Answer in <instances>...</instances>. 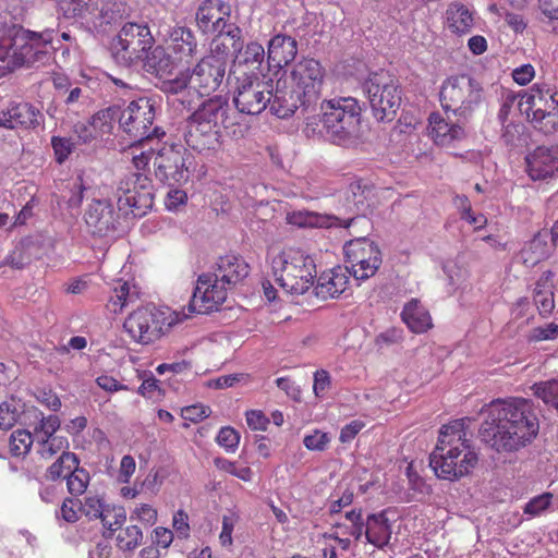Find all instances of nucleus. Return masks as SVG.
<instances>
[{
	"mask_svg": "<svg viewBox=\"0 0 558 558\" xmlns=\"http://www.w3.org/2000/svg\"><path fill=\"white\" fill-rule=\"evenodd\" d=\"M155 45V38L146 23L126 22L112 38L111 56L124 66L143 61L146 52Z\"/></svg>",
	"mask_w": 558,
	"mask_h": 558,
	"instance_id": "nucleus-9",
	"label": "nucleus"
},
{
	"mask_svg": "<svg viewBox=\"0 0 558 558\" xmlns=\"http://www.w3.org/2000/svg\"><path fill=\"white\" fill-rule=\"evenodd\" d=\"M228 289L230 288L217 279L215 274L201 275L189 304L190 312L204 314L218 310L227 299Z\"/></svg>",
	"mask_w": 558,
	"mask_h": 558,
	"instance_id": "nucleus-16",
	"label": "nucleus"
},
{
	"mask_svg": "<svg viewBox=\"0 0 558 558\" xmlns=\"http://www.w3.org/2000/svg\"><path fill=\"white\" fill-rule=\"evenodd\" d=\"M80 501L68 497L60 507V517L69 523H74L80 519Z\"/></svg>",
	"mask_w": 558,
	"mask_h": 558,
	"instance_id": "nucleus-63",
	"label": "nucleus"
},
{
	"mask_svg": "<svg viewBox=\"0 0 558 558\" xmlns=\"http://www.w3.org/2000/svg\"><path fill=\"white\" fill-rule=\"evenodd\" d=\"M226 74L225 62L214 57H204L190 76L193 88L199 96H209L221 85Z\"/></svg>",
	"mask_w": 558,
	"mask_h": 558,
	"instance_id": "nucleus-19",
	"label": "nucleus"
},
{
	"mask_svg": "<svg viewBox=\"0 0 558 558\" xmlns=\"http://www.w3.org/2000/svg\"><path fill=\"white\" fill-rule=\"evenodd\" d=\"M143 541V532L135 524L128 525L117 535V546L123 551H134Z\"/></svg>",
	"mask_w": 558,
	"mask_h": 558,
	"instance_id": "nucleus-45",
	"label": "nucleus"
},
{
	"mask_svg": "<svg viewBox=\"0 0 558 558\" xmlns=\"http://www.w3.org/2000/svg\"><path fill=\"white\" fill-rule=\"evenodd\" d=\"M401 319L414 333L427 332L433 327V320L427 308L417 299H411L401 312Z\"/></svg>",
	"mask_w": 558,
	"mask_h": 558,
	"instance_id": "nucleus-34",
	"label": "nucleus"
},
{
	"mask_svg": "<svg viewBox=\"0 0 558 558\" xmlns=\"http://www.w3.org/2000/svg\"><path fill=\"white\" fill-rule=\"evenodd\" d=\"M364 104L354 97H335L320 104V123L325 136L337 145L351 141L360 131Z\"/></svg>",
	"mask_w": 558,
	"mask_h": 558,
	"instance_id": "nucleus-6",
	"label": "nucleus"
},
{
	"mask_svg": "<svg viewBox=\"0 0 558 558\" xmlns=\"http://www.w3.org/2000/svg\"><path fill=\"white\" fill-rule=\"evenodd\" d=\"M141 299V289L131 281L119 279L110 288L105 307L113 315L121 314L126 307L135 305Z\"/></svg>",
	"mask_w": 558,
	"mask_h": 558,
	"instance_id": "nucleus-27",
	"label": "nucleus"
},
{
	"mask_svg": "<svg viewBox=\"0 0 558 558\" xmlns=\"http://www.w3.org/2000/svg\"><path fill=\"white\" fill-rule=\"evenodd\" d=\"M532 389L534 396L541 399L546 405L558 410V379L535 383Z\"/></svg>",
	"mask_w": 558,
	"mask_h": 558,
	"instance_id": "nucleus-46",
	"label": "nucleus"
},
{
	"mask_svg": "<svg viewBox=\"0 0 558 558\" xmlns=\"http://www.w3.org/2000/svg\"><path fill=\"white\" fill-rule=\"evenodd\" d=\"M107 504L98 495H87L83 501H80L81 512L89 520H98Z\"/></svg>",
	"mask_w": 558,
	"mask_h": 558,
	"instance_id": "nucleus-53",
	"label": "nucleus"
},
{
	"mask_svg": "<svg viewBox=\"0 0 558 558\" xmlns=\"http://www.w3.org/2000/svg\"><path fill=\"white\" fill-rule=\"evenodd\" d=\"M448 28L457 34L464 35L471 32L474 25L473 12L462 3H451L446 11Z\"/></svg>",
	"mask_w": 558,
	"mask_h": 558,
	"instance_id": "nucleus-38",
	"label": "nucleus"
},
{
	"mask_svg": "<svg viewBox=\"0 0 558 558\" xmlns=\"http://www.w3.org/2000/svg\"><path fill=\"white\" fill-rule=\"evenodd\" d=\"M56 32L47 28L35 32L17 24L0 26V61L9 71L21 68H38L53 59Z\"/></svg>",
	"mask_w": 558,
	"mask_h": 558,
	"instance_id": "nucleus-3",
	"label": "nucleus"
},
{
	"mask_svg": "<svg viewBox=\"0 0 558 558\" xmlns=\"http://www.w3.org/2000/svg\"><path fill=\"white\" fill-rule=\"evenodd\" d=\"M287 221L288 223L300 228L342 227L349 229L354 226H362L367 229L371 225L369 220L365 216L361 215L341 219L333 215H323L308 210H294L289 213Z\"/></svg>",
	"mask_w": 558,
	"mask_h": 558,
	"instance_id": "nucleus-18",
	"label": "nucleus"
},
{
	"mask_svg": "<svg viewBox=\"0 0 558 558\" xmlns=\"http://www.w3.org/2000/svg\"><path fill=\"white\" fill-rule=\"evenodd\" d=\"M99 520L106 530L114 532L125 522L126 513L123 507L107 504Z\"/></svg>",
	"mask_w": 558,
	"mask_h": 558,
	"instance_id": "nucleus-47",
	"label": "nucleus"
},
{
	"mask_svg": "<svg viewBox=\"0 0 558 558\" xmlns=\"http://www.w3.org/2000/svg\"><path fill=\"white\" fill-rule=\"evenodd\" d=\"M156 149L149 148L148 150H143L140 154L133 153L132 163L135 168V172L146 173L149 177V162L155 158Z\"/></svg>",
	"mask_w": 558,
	"mask_h": 558,
	"instance_id": "nucleus-61",
	"label": "nucleus"
},
{
	"mask_svg": "<svg viewBox=\"0 0 558 558\" xmlns=\"http://www.w3.org/2000/svg\"><path fill=\"white\" fill-rule=\"evenodd\" d=\"M245 418H246L247 426L252 430L265 432V430H267V427L270 423L269 418L260 410L246 411Z\"/></svg>",
	"mask_w": 558,
	"mask_h": 558,
	"instance_id": "nucleus-62",
	"label": "nucleus"
},
{
	"mask_svg": "<svg viewBox=\"0 0 558 558\" xmlns=\"http://www.w3.org/2000/svg\"><path fill=\"white\" fill-rule=\"evenodd\" d=\"M156 108L154 101L147 97L132 100L119 114V124L122 131L134 143H142L154 137L165 136L159 126H154Z\"/></svg>",
	"mask_w": 558,
	"mask_h": 558,
	"instance_id": "nucleus-12",
	"label": "nucleus"
},
{
	"mask_svg": "<svg viewBox=\"0 0 558 558\" xmlns=\"http://www.w3.org/2000/svg\"><path fill=\"white\" fill-rule=\"evenodd\" d=\"M374 118L377 121H392L401 105V87L387 72L372 73L363 83Z\"/></svg>",
	"mask_w": 558,
	"mask_h": 558,
	"instance_id": "nucleus-10",
	"label": "nucleus"
},
{
	"mask_svg": "<svg viewBox=\"0 0 558 558\" xmlns=\"http://www.w3.org/2000/svg\"><path fill=\"white\" fill-rule=\"evenodd\" d=\"M184 141L191 149L197 153H214L222 145V130L189 116Z\"/></svg>",
	"mask_w": 558,
	"mask_h": 558,
	"instance_id": "nucleus-17",
	"label": "nucleus"
},
{
	"mask_svg": "<svg viewBox=\"0 0 558 558\" xmlns=\"http://www.w3.org/2000/svg\"><path fill=\"white\" fill-rule=\"evenodd\" d=\"M548 230L542 229L522 248L521 257L525 266L534 267L550 255L555 247L548 244Z\"/></svg>",
	"mask_w": 558,
	"mask_h": 558,
	"instance_id": "nucleus-35",
	"label": "nucleus"
},
{
	"mask_svg": "<svg viewBox=\"0 0 558 558\" xmlns=\"http://www.w3.org/2000/svg\"><path fill=\"white\" fill-rule=\"evenodd\" d=\"M216 440L227 451L233 452L239 446L240 435L234 428L226 426L219 430Z\"/></svg>",
	"mask_w": 558,
	"mask_h": 558,
	"instance_id": "nucleus-57",
	"label": "nucleus"
},
{
	"mask_svg": "<svg viewBox=\"0 0 558 558\" xmlns=\"http://www.w3.org/2000/svg\"><path fill=\"white\" fill-rule=\"evenodd\" d=\"M114 196L120 211L142 217L154 205L153 181L146 173L126 172L119 180Z\"/></svg>",
	"mask_w": 558,
	"mask_h": 558,
	"instance_id": "nucleus-11",
	"label": "nucleus"
},
{
	"mask_svg": "<svg viewBox=\"0 0 558 558\" xmlns=\"http://www.w3.org/2000/svg\"><path fill=\"white\" fill-rule=\"evenodd\" d=\"M129 16V5L122 0H96L92 4L88 26L105 32L107 26Z\"/></svg>",
	"mask_w": 558,
	"mask_h": 558,
	"instance_id": "nucleus-24",
	"label": "nucleus"
},
{
	"mask_svg": "<svg viewBox=\"0 0 558 558\" xmlns=\"http://www.w3.org/2000/svg\"><path fill=\"white\" fill-rule=\"evenodd\" d=\"M519 109L522 113H537L558 108V92L547 82H536L530 88L519 92Z\"/></svg>",
	"mask_w": 558,
	"mask_h": 558,
	"instance_id": "nucleus-20",
	"label": "nucleus"
},
{
	"mask_svg": "<svg viewBox=\"0 0 558 558\" xmlns=\"http://www.w3.org/2000/svg\"><path fill=\"white\" fill-rule=\"evenodd\" d=\"M43 113L29 102L11 101L0 112V126L5 129L32 130L39 126L43 121Z\"/></svg>",
	"mask_w": 558,
	"mask_h": 558,
	"instance_id": "nucleus-22",
	"label": "nucleus"
},
{
	"mask_svg": "<svg viewBox=\"0 0 558 558\" xmlns=\"http://www.w3.org/2000/svg\"><path fill=\"white\" fill-rule=\"evenodd\" d=\"M143 60L145 61V66L147 70L159 77H162L163 75L171 72V57L161 46H153V48L146 52V56Z\"/></svg>",
	"mask_w": 558,
	"mask_h": 558,
	"instance_id": "nucleus-39",
	"label": "nucleus"
},
{
	"mask_svg": "<svg viewBox=\"0 0 558 558\" xmlns=\"http://www.w3.org/2000/svg\"><path fill=\"white\" fill-rule=\"evenodd\" d=\"M303 442L305 448L308 450L324 451L330 442V437L327 433L315 429L313 434L304 437Z\"/></svg>",
	"mask_w": 558,
	"mask_h": 558,
	"instance_id": "nucleus-58",
	"label": "nucleus"
},
{
	"mask_svg": "<svg viewBox=\"0 0 558 558\" xmlns=\"http://www.w3.org/2000/svg\"><path fill=\"white\" fill-rule=\"evenodd\" d=\"M85 222L94 236H108L118 230L119 215L106 199H94L85 213Z\"/></svg>",
	"mask_w": 558,
	"mask_h": 558,
	"instance_id": "nucleus-21",
	"label": "nucleus"
},
{
	"mask_svg": "<svg viewBox=\"0 0 558 558\" xmlns=\"http://www.w3.org/2000/svg\"><path fill=\"white\" fill-rule=\"evenodd\" d=\"M482 84L469 74H456L447 77L439 90V101L448 118L468 121L483 101Z\"/></svg>",
	"mask_w": 558,
	"mask_h": 558,
	"instance_id": "nucleus-8",
	"label": "nucleus"
},
{
	"mask_svg": "<svg viewBox=\"0 0 558 558\" xmlns=\"http://www.w3.org/2000/svg\"><path fill=\"white\" fill-rule=\"evenodd\" d=\"M17 410L8 402L0 403V428L9 429L17 421Z\"/></svg>",
	"mask_w": 558,
	"mask_h": 558,
	"instance_id": "nucleus-64",
	"label": "nucleus"
},
{
	"mask_svg": "<svg viewBox=\"0 0 558 558\" xmlns=\"http://www.w3.org/2000/svg\"><path fill=\"white\" fill-rule=\"evenodd\" d=\"M118 117L119 110L116 107H108L99 110L89 119L98 140L112 134L114 121Z\"/></svg>",
	"mask_w": 558,
	"mask_h": 558,
	"instance_id": "nucleus-42",
	"label": "nucleus"
},
{
	"mask_svg": "<svg viewBox=\"0 0 558 558\" xmlns=\"http://www.w3.org/2000/svg\"><path fill=\"white\" fill-rule=\"evenodd\" d=\"M169 48L180 61L193 58L197 52V41L193 32L184 26L173 27L169 36Z\"/></svg>",
	"mask_w": 558,
	"mask_h": 558,
	"instance_id": "nucleus-36",
	"label": "nucleus"
},
{
	"mask_svg": "<svg viewBox=\"0 0 558 558\" xmlns=\"http://www.w3.org/2000/svg\"><path fill=\"white\" fill-rule=\"evenodd\" d=\"M65 480L68 492L72 496H81L86 492L90 476L89 473L85 469L80 468L78 464L75 469H73V471L69 473Z\"/></svg>",
	"mask_w": 558,
	"mask_h": 558,
	"instance_id": "nucleus-48",
	"label": "nucleus"
},
{
	"mask_svg": "<svg viewBox=\"0 0 558 558\" xmlns=\"http://www.w3.org/2000/svg\"><path fill=\"white\" fill-rule=\"evenodd\" d=\"M131 521H137L145 527H150L158 520L157 509L149 504H137L130 514Z\"/></svg>",
	"mask_w": 558,
	"mask_h": 558,
	"instance_id": "nucleus-52",
	"label": "nucleus"
},
{
	"mask_svg": "<svg viewBox=\"0 0 558 558\" xmlns=\"http://www.w3.org/2000/svg\"><path fill=\"white\" fill-rule=\"evenodd\" d=\"M231 107L227 97L216 95L204 100L190 114L217 129L229 130L234 123L230 119Z\"/></svg>",
	"mask_w": 558,
	"mask_h": 558,
	"instance_id": "nucleus-23",
	"label": "nucleus"
},
{
	"mask_svg": "<svg viewBox=\"0 0 558 558\" xmlns=\"http://www.w3.org/2000/svg\"><path fill=\"white\" fill-rule=\"evenodd\" d=\"M214 464L218 470L229 473L244 482L252 481L253 471L247 465H239L236 462L221 457L215 458Z\"/></svg>",
	"mask_w": 558,
	"mask_h": 558,
	"instance_id": "nucleus-50",
	"label": "nucleus"
},
{
	"mask_svg": "<svg viewBox=\"0 0 558 558\" xmlns=\"http://www.w3.org/2000/svg\"><path fill=\"white\" fill-rule=\"evenodd\" d=\"M239 51L240 63H244L251 69H259L266 56L264 47L257 41L248 43L242 51L241 49Z\"/></svg>",
	"mask_w": 558,
	"mask_h": 558,
	"instance_id": "nucleus-49",
	"label": "nucleus"
},
{
	"mask_svg": "<svg viewBox=\"0 0 558 558\" xmlns=\"http://www.w3.org/2000/svg\"><path fill=\"white\" fill-rule=\"evenodd\" d=\"M51 146L54 154V159L59 165H62L74 149V143L71 138L62 136H52Z\"/></svg>",
	"mask_w": 558,
	"mask_h": 558,
	"instance_id": "nucleus-55",
	"label": "nucleus"
},
{
	"mask_svg": "<svg viewBox=\"0 0 558 558\" xmlns=\"http://www.w3.org/2000/svg\"><path fill=\"white\" fill-rule=\"evenodd\" d=\"M553 278L554 272L551 270L544 271L534 289L533 300L538 314L544 318L550 316L555 308Z\"/></svg>",
	"mask_w": 558,
	"mask_h": 558,
	"instance_id": "nucleus-37",
	"label": "nucleus"
},
{
	"mask_svg": "<svg viewBox=\"0 0 558 558\" xmlns=\"http://www.w3.org/2000/svg\"><path fill=\"white\" fill-rule=\"evenodd\" d=\"M270 265L275 281L290 294L307 292L317 276L314 258L300 248H283L271 257Z\"/></svg>",
	"mask_w": 558,
	"mask_h": 558,
	"instance_id": "nucleus-5",
	"label": "nucleus"
},
{
	"mask_svg": "<svg viewBox=\"0 0 558 558\" xmlns=\"http://www.w3.org/2000/svg\"><path fill=\"white\" fill-rule=\"evenodd\" d=\"M448 122L440 113L433 112L428 118V130L433 142L438 146H451L465 137L464 128L460 124Z\"/></svg>",
	"mask_w": 558,
	"mask_h": 558,
	"instance_id": "nucleus-29",
	"label": "nucleus"
},
{
	"mask_svg": "<svg viewBox=\"0 0 558 558\" xmlns=\"http://www.w3.org/2000/svg\"><path fill=\"white\" fill-rule=\"evenodd\" d=\"M69 442L65 437L50 436L39 442L38 453L44 459H51L54 454L65 451Z\"/></svg>",
	"mask_w": 558,
	"mask_h": 558,
	"instance_id": "nucleus-51",
	"label": "nucleus"
},
{
	"mask_svg": "<svg viewBox=\"0 0 558 558\" xmlns=\"http://www.w3.org/2000/svg\"><path fill=\"white\" fill-rule=\"evenodd\" d=\"M250 274V265L240 255L227 254L218 259L215 276L229 288L243 281Z\"/></svg>",
	"mask_w": 558,
	"mask_h": 558,
	"instance_id": "nucleus-31",
	"label": "nucleus"
},
{
	"mask_svg": "<svg viewBox=\"0 0 558 558\" xmlns=\"http://www.w3.org/2000/svg\"><path fill=\"white\" fill-rule=\"evenodd\" d=\"M553 497L554 495L549 492L533 497L523 507V513L531 518L541 515L550 507Z\"/></svg>",
	"mask_w": 558,
	"mask_h": 558,
	"instance_id": "nucleus-54",
	"label": "nucleus"
},
{
	"mask_svg": "<svg viewBox=\"0 0 558 558\" xmlns=\"http://www.w3.org/2000/svg\"><path fill=\"white\" fill-rule=\"evenodd\" d=\"M478 462V454L469 437L463 418L442 425L429 464L442 480L457 481L469 475Z\"/></svg>",
	"mask_w": 558,
	"mask_h": 558,
	"instance_id": "nucleus-4",
	"label": "nucleus"
},
{
	"mask_svg": "<svg viewBox=\"0 0 558 558\" xmlns=\"http://www.w3.org/2000/svg\"><path fill=\"white\" fill-rule=\"evenodd\" d=\"M389 513V509H384L368 514L365 519L364 536L366 542L377 549H385L390 545L392 523Z\"/></svg>",
	"mask_w": 558,
	"mask_h": 558,
	"instance_id": "nucleus-25",
	"label": "nucleus"
},
{
	"mask_svg": "<svg viewBox=\"0 0 558 558\" xmlns=\"http://www.w3.org/2000/svg\"><path fill=\"white\" fill-rule=\"evenodd\" d=\"M345 267L357 281L373 277L379 269L383 257L378 245L365 235L348 241L343 247Z\"/></svg>",
	"mask_w": 558,
	"mask_h": 558,
	"instance_id": "nucleus-14",
	"label": "nucleus"
},
{
	"mask_svg": "<svg viewBox=\"0 0 558 558\" xmlns=\"http://www.w3.org/2000/svg\"><path fill=\"white\" fill-rule=\"evenodd\" d=\"M80 464L77 456L70 451H63L58 459L46 470L45 478L56 482L69 475Z\"/></svg>",
	"mask_w": 558,
	"mask_h": 558,
	"instance_id": "nucleus-40",
	"label": "nucleus"
},
{
	"mask_svg": "<svg viewBox=\"0 0 558 558\" xmlns=\"http://www.w3.org/2000/svg\"><path fill=\"white\" fill-rule=\"evenodd\" d=\"M241 29L236 25H229L220 33H215V37L210 43V53L206 57H214L227 62L229 57L240 50Z\"/></svg>",
	"mask_w": 558,
	"mask_h": 558,
	"instance_id": "nucleus-33",
	"label": "nucleus"
},
{
	"mask_svg": "<svg viewBox=\"0 0 558 558\" xmlns=\"http://www.w3.org/2000/svg\"><path fill=\"white\" fill-rule=\"evenodd\" d=\"M354 493L351 488L345 487L340 495L338 490L331 495L329 505L330 513H339L343 508L350 506L353 502Z\"/></svg>",
	"mask_w": 558,
	"mask_h": 558,
	"instance_id": "nucleus-59",
	"label": "nucleus"
},
{
	"mask_svg": "<svg viewBox=\"0 0 558 558\" xmlns=\"http://www.w3.org/2000/svg\"><path fill=\"white\" fill-rule=\"evenodd\" d=\"M531 125L544 135H551L558 131V108H550L537 113H527Z\"/></svg>",
	"mask_w": 558,
	"mask_h": 558,
	"instance_id": "nucleus-41",
	"label": "nucleus"
},
{
	"mask_svg": "<svg viewBox=\"0 0 558 558\" xmlns=\"http://www.w3.org/2000/svg\"><path fill=\"white\" fill-rule=\"evenodd\" d=\"M539 422L533 402L511 397L493 400L481 425L482 440L499 453L514 452L531 444L537 436Z\"/></svg>",
	"mask_w": 558,
	"mask_h": 558,
	"instance_id": "nucleus-1",
	"label": "nucleus"
},
{
	"mask_svg": "<svg viewBox=\"0 0 558 558\" xmlns=\"http://www.w3.org/2000/svg\"><path fill=\"white\" fill-rule=\"evenodd\" d=\"M92 4V0H60L59 9L65 19H77L87 25Z\"/></svg>",
	"mask_w": 558,
	"mask_h": 558,
	"instance_id": "nucleus-43",
	"label": "nucleus"
},
{
	"mask_svg": "<svg viewBox=\"0 0 558 558\" xmlns=\"http://www.w3.org/2000/svg\"><path fill=\"white\" fill-rule=\"evenodd\" d=\"M296 40L284 34L275 35L268 43L267 61L270 68L282 70L296 57Z\"/></svg>",
	"mask_w": 558,
	"mask_h": 558,
	"instance_id": "nucleus-30",
	"label": "nucleus"
},
{
	"mask_svg": "<svg viewBox=\"0 0 558 558\" xmlns=\"http://www.w3.org/2000/svg\"><path fill=\"white\" fill-rule=\"evenodd\" d=\"M325 75V68L318 60L301 58L277 78L271 113L283 119L299 108L306 110L315 106L322 96Z\"/></svg>",
	"mask_w": 558,
	"mask_h": 558,
	"instance_id": "nucleus-2",
	"label": "nucleus"
},
{
	"mask_svg": "<svg viewBox=\"0 0 558 558\" xmlns=\"http://www.w3.org/2000/svg\"><path fill=\"white\" fill-rule=\"evenodd\" d=\"M558 338V324L549 323L545 326L533 328L527 339L530 342H539L545 340H555Z\"/></svg>",
	"mask_w": 558,
	"mask_h": 558,
	"instance_id": "nucleus-56",
	"label": "nucleus"
},
{
	"mask_svg": "<svg viewBox=\"0 0 558 558\" xmlns=\"http://www.w3.org/2000/svg\"><path fill=\"white\" fill-rule=\"evenodd\" d=\"M210 413V408L201 403L189 405L181 410V416L193 423L203 421L208 417Z\"/></svg>",
	"mask_w": 558,
	"mask_h": 558,
	"instance_id": "nucleus-60",
	"label": "nucleus"
},
{
	"mask_svg": "<svg viewBox=\"0 0 558 558\" xmlns=\"http://www.w3.org/2000/svg\"><path fill=\"white\" fill-rule=\"evenodd\" d=\"M33 436L26 429L14 430L9 439V452L12 457L24 458L31 451Z\"/></svg>",
	"mask_w": 558,
	"mask_h": 558,
	"instance_id": "nucleus-44",
	"label": "nucleus"
},
{
	"mask_svg": "<svg viewBox=\"0 0 558 558\" xmlns=\"http://www.w3.org/2000/svg\"><path fill=\"white\" fill-rule=\"evenodd\" d=\"M525 160L526 171L534 181L551 178L558 171V156L548 147H536Z\"/></svg>",
	"mask_w": 558,
	"mask_h": 558,
	"instance_id": "nucleus-28",
	"label": "nucleus"
},
{
	"mask_svg": "<svg viewBox=\"0 0 558 558\" xmlns=\"http://www.w3.org/2000/svg\"><path fill=\"white\" fill-rule=\"evenodd\" d=\"M350 272L340 266L324 271L317 279L316 295L322 299L337 298L343 293L350 283Z\"/></svg>",
	"mask_w": 558,
	"mask_h": 558,
	"instance_id": "nucleus-32",
	"label": "nucleus"
},
{
	"mask_svg": "<svg viewBox=\"0 0 558 558\" xmlns=\"http://www.w3.org/2000/svg\"><path fill=\"white\" fill-rule=\"evenodd\" d=\"M186 315L169 307L142 306L128 315L123 328L136 343L148 345L167 335Z\"/></svg>",
	"mask_w": 558,
	"mask_h": 558,
	"instance_id": "nucleus-7",
	"label": "nucleus"
},
{
	"mask_svg": "<svg viewBox=\"0 0 558 558\" xmlns=\"http://www.w3.org/2000/svg\"><path fill=\"white\" fill-rule=\"evenodd\" d=\"M219 0H205L196 11V24L204 34L220 33L229 25V14Z\"/></svg>",
	"mask_w": 558,
	"mask_h": 558,
	"instance_id": "nucleus-26",
	"label": "nucleus"
},
{
	"mask_svg": "<svg viewBox=\"0 0 558 558\" xmlns=\"http://www.w3.org/2000/svg\"><path fill=\"white\" fill-rule=\"evenodd\" d=\"M275 94L276 82L272 78L265 75H245L238 80L233 102L239 112L255 116L267 107L271 111Z\"/></svg>",
	"mask_w": 558,
	"mask_h": 558,
	"instance_id": "nucleus-13",
	"label": "nucleus"
},
{
	"mask_svg": "<svg viewBox=\"0 0 558 558\" xmlns=\"http://www.w3.org/2000/svg\"><path fill=\"white\" fill-rule=\"evenodd\" d=\"M184 154V149L174 145L165 144L157 149L154 158L156 179L170 186L185 183L189 180V169Z\"/></svg>",
	"mask_w": 558,
	"mask_h": 558,
	"instance_id": "nucleus-15",
	"label": "nucleus"
}]
</instances>
